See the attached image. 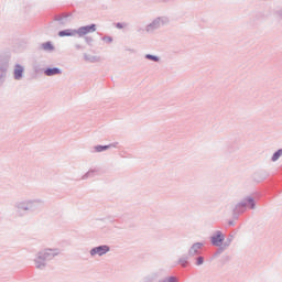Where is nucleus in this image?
Masks as SVG:
<instances>
[{"mask_svg": "<svg viewBox=\"0 0 282 282\" xmlns=\"http://www.w3.org/2000/svg\"><path fill=\"white\" fill-rule=\"evenodd\" d=\"M106 149H109V145H105V147L98 145V147H96V151H97L98 153H100L101 151H106Z\"/></svg>", "mask_w": 282, "mask_h": 282, "instance_id": "6e6552de", "label": "nucleus"}, {"mask_svg": "<svg viewBox=\"0 0 282 282\" xmlns=\"http://www.w3.org/2000/svg\"><path fill=\"white\" fill-rule=\"evenodd\" d=\"M117 28H118L119 30H122L123 25L120 24V23H117Z\"/></svg>", "mask_w": 282, "mask_h": 282, "instance_id": "4468645a", "label": "nucleus"}, {"mask_svg": "<svg viewBox=\"0 0 282 282\" xmlns=\"http://www.w3.org/2000/svg\"><path fill=\"white\" fill-rule=\"evenodd\" d=\"M167 282H177V279H175V278H169V279H167Z\"/></svg>", "mask_w": 282, "mask_h": 282, "instance_id": "ddd939ff", "label": "nucleus"}, {"mask_svg": "<svg viewBox=\"0 0 282 282\" xmlns=\"http://www.w3.org/2000/svg\"><path fill=\"white\" fill-rule=\"evenodd\" d=\"M21 76H23V67L17 66L14 70V78L15 80L21 79Z\"/></svg>", "mask_w": 282, "mask_h": 282, "instance_id": "423d86ee", "label": "nucleus"}, {"mask_svg": "<svg viewBox=\"0 0 282 282\" xmlns=\"http://www.w3.org/2000/svg\"><path fill=\"white\" fill-rule=\"evenodd\" d=\"M148 58H152V61H158V58L153 57L152 55H148Z\"/></svg>", "mask_w": 282, "mask_h": 282, "instance_id": "2eb2a0df", "label": "nucleus"}, {"mask_svg": "<svg viewBox=\"0 0 282 282\" xmlns=\"http://www.w3.org/2000/svg\"><path fill=\"white\" fill-rule=\"evenodd\" d=\"M223 241H224V236L221 235L220 231H217V234L212 237L213 246H221Z\"/></svg>", "mask_w": 282, "mask_h": 282, "instance_id": "7ed1b4c3", "label": "nucleus"}, {"mask_svg": "<svg viewBox=\"0 0 282 282\" xmlns=\"http://www.w3.org/2000/svg\"><path fill=\"white\" fill-rule=\"evenodd\" d=\"M247 204L250 206V208H254V199L248 198Z\"/></svg>", "mask_w": 282, "mask_h": 282, "instance_id": "9d476101", "label": "nucleus"}, {"mask_svg": "<svg viewBox=\"0 0 282 282\" xmlns=\"http://www.w3.org/2000/svg\"><path fill=\"white\" fill-rule=\"evenodd\" d=\"M78 36H86V34H91V32H96V24H91L88 26H82L77 31Z\"/></svg>", "mask_w": 282, "mask_h": 282, "instance_id": "f257e3e1", "label": "nucleus"}, {"mask_svg": "<svg viewBox=\"0 0 282 282\" xmlns=\"http://www.w3.org/2000/svg\"><path fill=\"white\" fill-rule=\"evenodd\" d=\"M77 31L76 30H65V31H61L58 33V36H76Z\"/></svg>", "mask_w": 282, "mask_h": 282, "instance_id": "20e7f679", "label": "nucleus"}, {"mask_svg": "<svg viewBox=\"0 0 282 282\" xmlns=\"http://www.w3.org/2000/svg\"><path fill=\"white\" fill-rule=\"evenodd\" d=\"M44 50H54V46H52V43L47 42L43 44Z\"/></svg>", "mask_w": 282, "mask_h": 282, "instance_id": "1a4fd4ad", "label": "nucleus"}, {"mask_svg": "<svg viewBox=\"0 0 282 282\" xmlns=\"http://www.w3.org/2000/svg\"><path fill=\"white\" fill-rule=\"evenodd\" d=\"M199 248H202V243H196L193 246V250H195V252L199 250Z\"/></svg>", "mask_w": 282, "mask_h": 282, "instance_id": "9b49d317", "label": "nucleus"}, {"mask_svg": "<svg viewBox=\"0 0 282 282\" xmlns=\"http://www.w3.org/2000/svg\"><path fill=\"white\" fill-rule=\"evenodd\" d=\"M281 155H282V150H279L278 152H275L272 156V162H276V160H279Z\"/></svg>", "mask_w": 282, "mask_h": 282, "instance_id": "0eeeda50", "label": "nucleus"}, {"mask_svg": "<svg viewBox=\"0 0 282 282\" xmlns=\"http://www.w3.org/2000/svg\"><path fill=\"white\" fill-rule=\"evenodd\" d=\"M202 263H204V258L203 257H198L197 258V265H202Z\"/></svg>", "mask_w": 282, "mask_h": 282, "instance_id": "f8f14e48", "label": "nucleus"}, {"mask_svg": "<svg viewBox=\"0 0 282 282\" xmlns=\"http://www.w3.org/2000/svg\"><path fill=\"white\" fill-rule=\"evenodd\" d=\"M44 74L46 76H56L57 74H61V69L58 68H47Z\"/></svg>", "mask_w": 282, "mask_h": 282, "instance_id": "39448f33", "label": "nucleus"}, {"mask_svg": "<svg viewBox=\"0 0 282 282\" xmlns=\"http://www.w3.org/2000/svg\"><path fill=\"white\" fill-rule=\"evenodd\" d=\"M107 252H109V248L107 246H101L93 249L90 254H99V257H102V254H107Z\"/></svg>", "mask_w": 282, "mask_h": 282, "instance_id": "f03ea898", "label": "nucleus"}, {"mask_svg": "<svg viewBox=\"0 0 282 282\" xmlns=\"http://www.w3.org/2000/svg\"><path fill=\"white\" fill-rule=\"evenodd\" d=\"M107 41H111V37H107Z\"/></svg>", "mask_w": 282, "mask_h": 282, "instance_id": "dca6fc26", "label": "nucleus"}]
</instances>
